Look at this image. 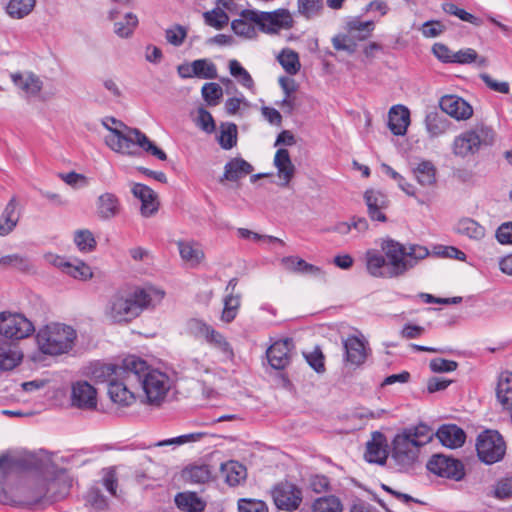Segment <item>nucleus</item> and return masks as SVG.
<instances>
[{"instance_id": "nucleus-4", "label": "nucleus", "mask_w": 512, "mask_h": 512, "mask_svg": "<svg viewBox=\"0 0 512 512\" xmlns=\"http://www.w3.org/2000/svg\"><path fill=\"white\" fill-rule=\"evenodd\" d=\"M127 133L117 128H109L110 134L106 136L105 143L115 152L127 155H136V147L143 149L159 160H166V153L158 148L149 138L137 128H126Z\"/></svg>"}, {"instance_id": "nucleus-57", "label": "nucleus", "mask_w": 512, "mask_h": 512, "mask_svg": "<svg viewBox=\"0 0 512 512\" xmlns=\"http://www.w3.org/2000/svg\"><path fill=\"white\" fill-rule=\"evenodd\" d=\"M443 10L450 14V15H454L456 17H458L459 19H461L462 21H465V22H468V23H471L475 26H480L482 25L483 21L474 16L473 14L465 11L464 9H461L459 8L456 4L454 3H445L443 4Z\"/></svg>"}, {"instance_id": "nucleus-34", "label": "nucleus", "mask_w": 512, "mask_h": 512, "mask_svg": "<svg viewBox=\"0 0 512 512\" xmlns=\"http://www.w3.org/2000/svg\"><path fill=\"white\" fill-rule=\"evenodd\" d=\"M455 231L459 235L480 242L486 236V229L476 220L468 217L461 218L455 225Z\"/></svg>"}, {"instance_id": "nucleus-27", "label": "nucleus", "mask_w": 512, "mask_h": 512, "mask_svg": "<svg viewBox=\"0 0 512 512\" xmlns=\"http://www.w3.org/2000/svg\"><path fill=\"white\" fill-rule=\"evenodd\" d=\"M388 118V127L394 135L403 136L406 134L410 125V111L406 106H392Z\"/></svg>"}, {"instance_id": "nucleus-39", "label": "nucleus", "mask_w": 512, "mask_h": 512, "mask_svg": "<svg viewBox=\"0 0 512 512\" xmlns=\"http://www.w3.org/2000/svg\"><path fill=\"white\" fill-rule=\"evenodd\" d=\"M221 471L225 477L226 483L230 486L239 485L247 476L246 467L237 461L223 463L221 465Z\"/></svg>"}, {"instance_id": "nucleus-20", "label": "nucleus", "mask_w": 512, "mask_h": 512, "mask_svg": "<svg viewBox=\"0 0 512 512\" xmlns=\"http://www.w3.org/2000/svg\"><path fill=\"white\" fill-rule=\"evenodd\" d=\"M345 365L361 366L367 358L366 342L356 336H350L343 341Z\"/></svg>"}, {"instance_id": "nucleus-32", "label": "nucleus", "mask_w": 512, "mask_h": 512, "mask_svg": "<svg viewBox=\"0 0 512 512\" xmlns=\"http://www.w3.org/2000/svg\"><path fill=\"white\" fill-rule=\"evenodd\" d=\"M124 359L120 364H97L92 370V378L97 383H107L108 386L114 379L125 375Z\"/></svg>"}, {"instance_id": "nucleus-36", "label": "nucleus", "mask_w": 512, "mask_h": 512, "mask_svg": "<svg viewBox=\"0 0 512 512\" xmlns=\"http://www.w3.org/2000/svg\"><path fill=\"white\" fill-rule=\"evenodd\" d=\"M496 396L505 409L512 410V372L506 371L500 374Z\"/></svg>"}, {"instance_id": "nucleus-51", "label": "nucleus", "mask_w": 512, "mask_h": 512, "mask_svg": "<svg viewBox=\"0 0 512 512\" xmlns=\"http://www.w3.org/2000/svg\"><path fill=\"white\" fill-rule=\"evenodd\" d=\"M205 436L203 432H194L189 434L180 435L174 438H169L165 440L158 441L149 447H166V446H181L191 442H197L201 440Z\"/></svg>"}, {"instance_id": "nucleus-42", "label": "nucleus", "mask_w": 512, "mask_h": 512, "mask_svg": "<svg viewBox=\"0 0 512 512\" xmlns=\"http://www.w3.org/2000/svg\"><path fill=\"white\" fill-rule=\"evenodd\" d=\"M36 0H9L5 10L13 19H23L34 9Z\"/></svg>"}, {"instance_id": "nucleus-5", "label": "nucleus", "mask_w": 512, "mask_h": 512, "mask_svg": "<svg viewBox=\"0 0 512 512\" xmlns=\"http://www.w3.org/2000/svg\"><path fill=\"white\" fill-rule=\"evenodd\" d=\"M495 138L494 129L484 122H479L454 138L451 151L454 156L467 159L479 153L480 150L492 146Z\"/></svg>"}, {"instance_id": "nucleus-24", "label": "nucleus", "mask_w": 512, "mask_h": 512, "mask_svg": "<svg viewBox=\"0 0 512 512\" xmlns=\"http://www.w3.org/2000/svg\"><path fill=\"white\" fill-rule=\"evenodd\" d=\"M10 78L17 88L29 96H37L43 88V81L32 71L12 73Z\"/></svg>"}, {"instance_id": "nucleus-6", "label": "nucleus", "mask_w": 512, "mask_h": 512, "mask_svg": "<svg viewBox=\"0 0 512 512\" xmlns=\"http://www.w3.org/2000/svg\"><path fill=\"white\" fill-rule=\"evenodd\" d=\"M76 337L77 333L71 326L50 323L39 329L36 341L42 353L56 356L72 350Z\"/></svg>"}, {"instance_id": "nucleus-63", "label": "nucleus", "mask_w": 512, "mask_h": 512, "mask_svg": "<svg viewBox=\"0 0 512 512\" xmlns=\"http://www.w3.org/2000/svg\"><path fill=\"white\" fill-rule=\"evenodd\" d=\"M239 512H268L265 502L254 499H240L238 501Z\"/></svg>"}, {"instance_id": "nucleus-2", "label": "nucleus", "mask_w": 512, "mask_h": 512, "mask_svg": "<svg viewBox=\"0 0 512 512\" xmlns=\"http://www.w3.org/2000/svg\"><path fill=\"white\" fill-rule=\"evenodd\" d=\"M381 248L385 255L375 249L365 253L366 269L372 277L397 278L405 275V264L400 261L397 253L400 247L393 244V239L383 240Z\"/></svg>"}, {"instance_id": "nucleus-33", "label": "nucleus", "mask_w": 512, "mask_h": 512, "mask_svg": "<svg viewBox=\"0 0 512 512\" xmlns=\"http://www.w3.org/2000/svg\"><path fill=\"white\" fill-rule=\"evenodd\" d=\"M18 202L13 196L5 206L0 216V236L9 235L17 226L20 213L17 211Z\"/></svg>"}, {"instance_id": "nucleus-18", "label": "nucleus", "mask_w": 512, "mask_h": 512, "mask_svg": "<svg viewBox=\"0 0 512 512\" xmlns=\"http://www.w3.org/2000/svg\"><path fill=\"white\" fill-rule=\"evenodd\" d=\"M441 110L456 120H467L473 115L472 106L456 95H445L439 102Z\"/></svg>"}, {"instance_id": "nucleus-28", "label": "nucleus", "mask_w": 512, "mask_h": 512, "mask_svg": "<svg viewBox=\"0 0 512 512\" xmlns=\"http://www.w3.org/2000/svg\"><path fill=\"white\" fill-rule=\"evenodd\" d=\"M274 166L277 168V175L281 180L280 186L286 187L295 175V166L291 161L289 151L280 148L274 156Z\"/></svg>"}, {"instance_id": "nucleus-59", "label": "nucleus", "mask_w": 512, "mask_h": 512, "mask_svg": "<svg viewBox=\"0 0 512 512\" xmlns=\"http://www.w3.org/2000/svg\"><path fill=\"white\" fill-rule=\"evenodd\" d=\"M353 35L338 34L332 38L333 47L338 51H346L348 54H353L356 51L357 44L353 40Z\"/></svg>"}, {"instance_id": "nucleus-12", "label": "nucleus", "mask_w": 512, "mask_h": 512, "mask_svg": "<svg viewBox=\"0 0 512 512\" xmlns=\"http://www.w3.org/2000/svg\"><path fill=\"white\" fill-rule=\"evenodd\" d=\"M259 29L266 34H276L280 30L293 28L294 19L288 9L280 8L271 12L258 11Z\"/></svg>"}, {"instance_id": "nucleus-19", "label": "nucleus", "mask_w": 512, "mask_h": 512, "mask_svg": "<svg viewBox=\"0 0 512 512\" xmlns=\"http://www.w3.org/2000/svg\"><path fill=\"white\" fill-rule=\"evenodd\" d=\"M365 460L369 463L383 465L388 458V444L385 435L375 431L371 435V440L366 444L364 454Z\"/></svg>"}, {"instance_id": "nucleus-48", "label": "nucleus", "mask_w": 512, "mask_h": 512, "mask_svg": "<svg viewBox=\"0 0 512 512\" xmlns=\"http://www.w3.org/2000/svg\"><path fill=\"white\" fill-rule=\"evenodd\" d=\"M223 305L221 320L225 323H231L238 314L241 305V294L225 295Z\"/></svg>"}, {"instance_id": "nucleus-8", "label": "nucleus", "mask_w": 512, "mask_h": 512, "mask_svg": "<svg viewBox=\"0 0 512 512\" xmlns=\"http://www.w3.org/2000/svg\"><path fill=\"white\" fill-rule=\"evenodd\" d=\"M476 450L482 462L494 464L503 459L506 452V444L503 437L497 431L487 430L478 436Z\"/></svg>"}, {"instance_id": "nucleus-16", "label": "nucleus", "mask_w": 512, "mask_h": 512, "mask_svg": "<svg viewBox=\"0 0 512 512\" xmlns=\"http://www.w3.org/2000/svg\"><path fill=\"white\" fill-rule=\"evenodd\" d=\"M255 25L259 27L258 10L244 9L239 18L231 22V29L237 36L253 39L257 36Z\"/></svg>"}, {"instance_id": "nucleus-41", "label": "nucleus", "mask_w": 512, "mask_h": 512, "mask_svg": "<svg viewBox=\"0 0 512 512\" xmlns=\"http://www.w3.org/2000/svg\"><path fill=\"white\" fill-rule=\"evenodd\" d=\"M413 174L422 186H431L436 182V168L429 160L421 161L414 169Z\"/></svg>"}, {"instance_id": "nucleus-30", "label": "nucleus", "mask_w": 512, "mask_h": 512, "mask_svg": "<svg viewBox=\"0 0 512 512\" xmlns=\"http://www.w3.org/2000/svg\"><path fill=\"white\" fill-rule=\"evenodd\" d=\"M253 166L240 157H235L229 160L224 166L223 176L220 182L224 180L236 182L253 172Z\"/></svg>"}, {"instance_id": "nucleus-55", "label": "nucleus", "mask_w": 512, "mask_h": 512, "mask_svg": "<svg viewBox=\"0 0 512 512\" xmlns=\"http://www.w3.org/2000/svg\"><path fill=\"white\" fill-rule=\"evenodd\" d=\"M74 243L83 252H90L96 247L94 235L88 229L77 230L74 234Z\"/></svg>"}, {"instance_id": "nucleus-64", "label": "nucleus", "mask_w": 512, "mask_h": 512, "mask_svg": "<svg viewBox=\"0 0 512 512\" xmlns=\"http://www.w3.org/2000/svg\"><path fill=\"white\" fill-rule=\"evenodd\" d=\"M494 495L498 499L512 497V477L500 479L495 485Z\"/></svg>"}, {"instance_id": "nucleus-44", "label": "nucleus", "mask_w": 512, "mask_h": 512, "mask_svg": "<svg viewBox=\"0 0 512 512\" xmlns=\"http://www.w3.org/2000/svg\"><path fill=\"white\" fill-rule=\"evenodd\" d=\"M284 267L292 272H298L303 274L320 275L321 269L317 266L307 263L305 260L288 256L282 259Z\"/></svg>"}, {"instance_id": "nucleus-14", "label": "nucleus", "mask_w": 512, "mask_h": 512, "mask_svg": "<svg viewBox=\"0 0 512 512\" xmlns=\"http://www.w3.org/2000/svg\"><path fill=\"white\" fill-rule=\"evenodd\" d=\"M272 497L277 508L293 511L302 502V491L292 483L281 482L273 488Z\"/></svg>"}, {"instance_id": "nucleus-22", "label": "nucleus", "mask_w": 512, "mask_h": 512, "mask_svg": "<svg viewBox=\"0 0 512 512\" xmlns=\"http://www.w3.org/2000/svg\"><path fill=\"white\" fill-rule=\"evenodd\" d=\"M367 212L371 220L386 222L387 217L383 213L389 206L388 197L379 190L369 189L364 193Z\"/></svg>"}, {"instance_id": "nucleus-37", "label": "nucleus", "mask_w": 512, "mask_h": 512, "mask_svg": "<svg viewBox=\"0 0 512 512\" xmlns=\"http://www.w3.org/2000/svg\"><path fill=\"white\" fill-rule=\"evenodd\" d=\"M175 504L184 512H202L206 507V503L194 492L178 493Z\"/></svg>"}, {"instance_id": "nucleus-62", "label": "nucleus", "mask_w": 512, "mask_h": 512, "mask_svg": "<svg viewBox=\"0 0 512 512\" xmlns=\"http://www.w3.org/2000/svg\"><path fill=\"white\" fill-rule=\"evenodd\" d=\"M186 329L189 334L198 337V338H204L206 337V334L211 329V326L205 323L202 320L192 318L187 321Z\"/></svg>"}, {"instance_id": "nucleus-46", "label": "nucleus", "mask_w": 512, "mask_h": 512, "mask_svg": "<svg viewBox=\"0 0 512 512\" xmlns=\"http://www.w3.org/2000/svg\"><path fill=\"white\" fill-rule=\"evenodd\" d=\"M192 73L201 79H216L218 77L216 65L207 58L194 60Z\"/></svg>"}, {"instance_id": "nucleus-11", "label": "nucleus", "mask_w": 512, "mask_h": 512, "mask_svg": "<svg viewBox=\"0 0 512 512\" xmlns=\"http://www.w3.org/2000/svg\"><path fill=\"white\" fill-rule=\"evenodd\" d=\"M391 459L400 471L411 469L418 460L420 448L407 435L397 434L393 439Z\"/></svg>"}, {"instance_id": "nucleus-26", "label": "nucleus", "mask_w": 512, "mask_h": 512, "mask_svg": "<svg viewBox=\"0 0 512 512\" xmlns=\"http://www.w3.org/2000/svg\"><path fill=\"white\" fill-rule=\"evenodd\" d=\"M119 198L110 192L101 194L96 200V214L101 220H110L120 214Z\"/></svg>"}, {"instance_id": "nucleus-56", "label": "nucleus", "mask_w": 512, "mask_h": 512, "mask_svg": "<svg viewBox=\"0 0 512 512\" xmlns=\"http://www.w3.org/2000/svg\"><path fill=\"white\" fill-rule=\"evenodd\" d=\"M201 93L209 106H216L223 96V89L218 83L209 82L203 85Z\"/></svg>"}, {"instance_id": "nucleus-52", "label": "nucleus", "mask_w": 512, "mask_h": 512, "mask_svg": "<svg viewBox=\"0 0 512 512\" xmlns=\"http://www.w3.org/2000/svg\"><path fill=\"white\" fill-rule=\"evenodd\" d=\"M205 340L212 344L215 348L219 349L227 358H232L234 353L231 345L226 338L213 327L206 334Z\"/></svg>"}, {"instance_id": "nucleus-50", "label": "nucleus", "mask_w": 512, "mask_h": 512, "mask_svg": "<svg viewBox=\"0 0 512 512\" xmlns=\"http://www.w3.org/2000/svg\"><path fill=\"white\" fill-rule=\"evenodd\" d=\"M346 28L349 33L358 32L357 35H353L354 38L358 40L367 39L372 31L374 30V22L373 21H365L362 22L359 18H353L347 21Z\"/></svg>"}, {"instance_id": "nucleus-3", "label": "nucleus", "mask_w": 512, "mask_h": 512, "mask_svg": "<svg viewBox=\"0 0 512 512\" xmlns=\"http://www.w3.org/2000/svg\"><path fill=\"white\" fill-rule=\"evenodd\" d=\"M125 375L114 379L108 386V395L112 402L120 406H130L135 402L136 383H139V373L145 368V361L129 355L124 358Z\"/></svg>"}, {"instance_id": "nucleus-61", "label": "nucleus", "mask_w": 512, "mask_h": 512, "mask_svg": "<svg viewBox=\"0 0 512 512\" xmlns=\"http://www.w3.org/2000/svg\"><path fill=\"white\" fill-rule=\"evenodd\" d=\"M198 115L195 120L196 125L204 132L211 134L215 131V121L209 111L201 107L197 111Z\"/></svg>"}, {"instance_id": "nucleus-9", "label": "nucleus", "mask_w": 512, "mask_h": 512, "mask_svg": "<svg viewBox=\"0 0 512 512\" xmlns=\"http://www.w3.org/2000/svg\"><path fill=\"white\" fill-rule=\"evenodd\" d=\"M61 479H41L27 489V495L23 501L26 505H36L42 501L51 504L63 499L68 494V486L63 483L60 490L53 491V487L59 485Z\"/></svg>"}, {"instance_id": "nucleus-45", "label": "nucleus", "mask_w": 512, "mask_h": 512, "mask_svg": "<svg viewBox=\"0 0 512 512\" xmlns=\"http://www.w3.org/2000/svg\"><path fill=\"white\" fill-rule=\"evenodd\" d=\"M324 9V0H297V14L306 20L320 16Z\"/></svg>"}, {"instance_id": "nucleus-49", "label": "nucleus", "mask_w": 512, "mask_h": 512, "mask_svg": "<svg viewBox=\"0 0 512 512\" xmlns=\"http://www.w3.org/2000/svg\"><path fill=\"white\" fill-rule=\"evenodd\" d=\"M229 72L245 88L252 90L255 87L254 80L250 73L238 62L233 59L229 61Z\"/></svg>"}, {"instance_id": "nucleus-29", "label": "nucleus", "mask_w": 512, "mask_h": 512, "mask_svg": "<svg viewBox=\"0 0 512 512\" xmlns=\"http://www.w3.org/2000/svg\"><path fill=\"white\" fill-rule=\"evenodd\" d=\"M176 244L181 259L190 267H198L205 259V253L198 242L179 240Z\"/></svg>"}, {"instance_id": "nucleus-10", "label": "nucleus", "mask_w": 512, "mask_h": 512, "mask_svg": "<svg viewBox=\"0 0 512 512\" xmlns=\"http://www.w3.org/2000/svg\"><path fill=\"white\" fill-rule=\"evenodd\" d=\"M35 331L33 323L20 313H0V335L10 340H22Z\"/></svg>"}, {"instance_id": "nucleus-15", "label": "nucleus", "mask_w": 512, "mask_h": 512, "mask_svg": "<svg viewBox=\"0 0 512 512\" xmlns=\"http://www.w3.org/2000/svg\"><path fill=\"white\" fill-rule=\"evenodd\" d=\"M293 348V340L290 338L274 342L266 352L271 367L276 370L287 367L291 361V351Z\"/></svg>"}, {"instance_id": "nucleus-38", "label": "nucleus", "mask_w": 512, "mask_h": 512, "mask_svg": "<svg viewBox=\"0 0 512 512\" xmlns=\"http://www.w3.org/2000/svg\"><path fill=\"white\" fill-rule=\"evenodd\" d=\"M449 126V120L438 112H430L425 117V127L431 138L445 134Z\"/></svg>"}, {"instance_id": "nucleus-25", "label": "nucleus", "mask_w": 512, "mask_h": 512, "mask_svg": "<svg viewBox=\"0 0 512 512\" xmlns=\"http://www.w3.org/2000/svg\"><path fill=\"white\" fill-rule=\"evenodd\" d=\"M440 443L448 448L455 449L465 443L466 434L462 428L456 424H443L435 433Z\"/></svg>"}, {"instance_id": "nucleus-60", "label": "nucleus", "mask_w": 512, "mask_h": 512, "mask_svg": "<svg viewBox=\"0 0 512 512\" xmlns=\"http://www.w3.org/2000/svg\"><path fill=\"white\" fill-rule=\"evenodd\" d=\"M187 36V29L182 25H174L166 29L165 38L167 42L173 46L179 47L183 44Z\"/></svg>"}, {"instance_id": "nucleus-13", "label": "nucleus", "mask_w": 512, "mask_h": 512, "mask_svg": "<svg viewBox=\"0 0 512 512\" xmlns=\"http://www.w3.org/2000/svg\"><path fill=\"white\" fill-rule=\"evenodd\" d=\"M427 469L440 477L455 481L465 476L464 465L460 460L442 454L432 456L427 463Z\"/></svg>"}, {"instance_id": "nucleus-17", "label": "nucleus", "mask_w": 512, "mask_h": 512, "mask_svg": "<svg viewBox=\"0 0 512 512\" xmlns=\"http://www.w3.org/2000/svg\"><path fill=\"white\" fill-rule=\"evenodd\" d=\"M96 389L86 381L73 384L71 401L74 407L83 410H92L97 405Z\"/></svg>"}, {"instance_id": "nucleus-23", "label": "nucleus", "mask_w": 512, "mask_h": 512, "mask_svg": "<svg viewBox=\"0 0 512 512\" xmlns=\"http://www.w3.org/2000/svg\"><path fill=\"white\" fill-rule=\"evenodd\" d=\"M393 244L400 247L398 258L406 266L405 274L429 255L428 248L419 244L404 245L395 240H393Z\"/></svg>"}, {"instance_id": "nucleus-35", "label": "nucleus", "mask_w": 512, "mask_h": 512, "mask_svg": "<svg viewBox=\"0 0 512 512\" xmlns=\"http://www.w3.org/2000/svg\"><path fill=\"white\" fill-rule=\"evenodd\" d=\"M22 353L0 338V370H12L22 360Z\"/></svg>"}, {"instance_id": "nucleus-40", "label": "nucleus", "mask_w": 512, "mask_h": 512, "mask_svg": "<svg viewBox=\"0 0 512 512\" xmlns=\"http://www.w3.org/2000/svg\"><path fill=\"white\" fill-rule=\"evenodd\" d=\"M58 265L66 274L78 280H87L93 276L91 267L79 260L74 262L61 260Z\"/></svg>"}, {"instance_id": "nucleus-54", "label": "nucleus", "mask_w": 512, "mask_h": 512, "mask_svg": "<svg viewBox=\"0 0 512 512\" xmlns=\"http://www.w3.org/2000/svg\"><path fill=\"white\" fill-rule=\"evenodd\" d=\"M313 512H342V503L336 496H324L313 503Z\"/></svg>"}, {"instance_id": "nucleus-21", "label": "nucleus", "mask_w": 512, "mask_h": 512, "mask_svg": "<svg viewBox=\"0 0 512 512\" xmlns=\"http://www.w3.org/2000/svg\"><path fill=\"white\" fill-rule=\"evenodd\" d=\"M131 192L135 198L141 201L140 212L143 217H151L157 213L159 202L154 190L147 185L133 183Z\"/></svg>"}, {"instance_id": "nucleus-43", "label": "nucleus", "mask_w": 512, "mask_h": 512, "mask_svg": "<svg viewBox=\"0 0 512 512\" xmlns=\"http://www.w3.org/2000/svg\"><path fill=\"white\" fill-rule=\"evenodd\" d=\"M401 434L407 435L419 448L429 443L434 435L432 429L428 425L422 423L415 427L404 429Z\"/></svg>"}, {"instance_id": "nucleus-53", "label": "nucleus", "mask_w": 512, "mask_h": 512, "mask_svg": "<svg viewBox=\"0 0 512 512\" xmlns=\"http://www.w3.org/2000/svg\"><path fill=\"white\" fill-rule=\"evenodd\" d=\"M203 18L206 25L217 30L223 29L229 23V16L227 13L218 7L211 11L204 12Z\"/></svg>"}, {"instance_id": "nucleus-58", "label": "nucleus", "mask_w": 512, "mask_h": 512, "mask_svg": "<svg viewBox=\"0 0 512 512\" xmlns=\"http://www.w3.org/2000/svg\"><path fill=\"white\" fill-rule=\"evenodd\" d=\"M218 142L225 150L233 148L237 143V126L231 123L226 129H222L218 137Z\"/></svg>"}, {"instance_id": "nucleus-1", "label": "nucleus", "mask_w": 512, "mask_h": 512, "mask_svg": "<svg viewBox=\"0 0 512 512\" xmlns=\"http://www.w3.org/2000/svg\"><path fill=\"white\" fill-rule=\"evenodd\" d=\"M165 293L159 289L136 288L133 291H117L108 299L104 315L111 323H127L138 317L143 310L162 301Z\"/></svg>"}, {"instance_id": "nucleus-7", "label": "nucleus", "mask_w": 512, "mask_h": 512, "mask_svg": "<svg viewBox=\"0 0 512 512\" xmlns=\"http://www.w3.org/2000/svg\"><path fill=\"white\" fill-rule=\"evenodd\" d=\"M138 375L139 383H136L137 390H143L148 403L159 404L170 388L168 376L163 372L151 369L146 361L143 372Z\"/></svg>"}, {"instance_id": "nucleus-31", "label": "nucleus", "mask_w": 512, "mask_h": 512, "mask_svg": "<svg viewBox=\"0 0 512 512\" xmlns=\"http://www.w3.org/2000/svg\"><path fill=\"white\" fill-rule=\"evenodd\" d=\"M118 11L111 10L108 14L109 20L114 22V33L120 38H130L139 24L136 14L128 12L123 19L117 20Z\"/></svg>"}, {"instance_id": "nucleus-47", "label": "nucleus", "mask_w": 512, "mask_h": 512, "mask_svg": "<svg viewBox=\"0 0 512 512\" xmlns=\"http://www.w3.org/2000/svg\"><path fill=\"white\" fill-rule=\"evenodd\" d=\"M277 59L288 74L295 75L300 71L301 64L297 52L289 48L283 49Z\"/></svg>"}]
</instances>
